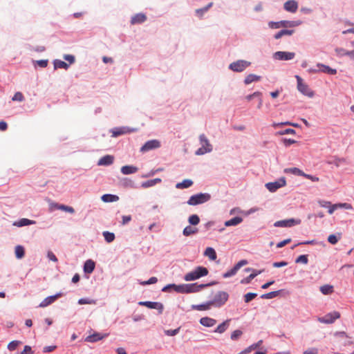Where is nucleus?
I'll list each match as a JSON object with an SVG mask.
<instances>
[{
  "label": "nucleus",
  "instance_id": "1",
  "mask_svg": "<svg viewBox=\"0 0 354 354\" xmlns=\"http://www.w3.org/2000/svg\"><path fill=\"white\" fill-rule=\"evenodd\" d=\"M208 272V270L206 268L198 266L192 272L187 273L184 276V279L187 281H194L202 277L207 276Z\"/></svg>",
  "mask_w": 354,
  "mask_h": 354
},
{
  "label": "nucleus",
  "instance_id": "2",
  "mask_svg": "<svg viewBox=\"0 0 354 354\" xmlns=\"http://www.w3.org/2000/svg\"><path fill=\"white\" fill-rule=\"evenodd\" d=\"M228 298L229 294L227 292L218 291L209 301L212 307L221 308L227 301Z\"/></svg>",
  "mask_w": 354,
  "mask_h": 354
},
{
  "label": "nucleus",
  "instance_id": "3",
  "mask_svg": "<svg viewBox=\"0 0 354 354\" xmlns=\"http://www.w3.org/2000/svg\"><path fill=\"white\" fill-rule=\"evenodd\" d=\"M210 195L206 193H200L192 196L187 201L189 205H196L204 203L210 199Z\"/></svg>",
  "mask_w": 354,
  "mask_h": 354
},
{
  "label": "nucleus",
  "instance_id": "4",
  "mask_svg": "<svg viewBox=\"0 0 354 354\" xmlns=\"http://www.w3.org/2000/svg\"><path fill=\"white\" fill-rule=\"evenodd\" d=\"M297 81V89L304 95L308 97H313L314 93L309 88L308 85L303 82V80L299 75L295 76Z\"/></svg>",
  "mask_w": 354,
  "mask_h": 354
},
{
  "label": "nucleus",
  "instance_id": "5",
  "mask_svg": "<svg viewBox=\"0 0 354 354\" xmlns=\"http://www.w3.org/2000/svg\"><path fill=\"white\" fill-rule=\"evenodd\" d=\"M297 25H298V24L295 21H286V20H283V21H277V22L270 21L268 24L269 27L272 29H277V28H280L281 27H283V28L294 27Z\"/></svg>",
  "mask_w": 354,
  "mask_h": 354
},
{
  "label": "nucleus",
  "instance_id": "6",
  "mask_svg": "<svg viewBox=\"0 0 354 354\" xmlns=\"http://www.w3.org/2000/svg\"><path fill=\"white\" fill-rule=\"evenodd\" d=\"M339 317H340V313L337 311H333V312H331V313H329L325 315L322 317H319L318 321L320 323L332 324L336 319H339Z\"/></svg>",
  "mask_w": 354,
  "mask_h": 354
},
{
  "label": "nucleus",
  "instance_id": "7",
  "mask_svg": "<svg viewBox=\"0 0 354 354\" xmlns=\"http://www.w3.org/2000/svg\"><path fill=\"white\" fill-rule=\"evenodd\" d=\"M250 65V62H248L245 60H238L236 62L231 63L229 66V68L232 71L235 72H242Z\"/></svg>",
  "mask_w": 354,
  "mask_h": 354
},
{
  "label": "nucleus",
  "instance_id": "8",
  "mask_svg": "<svg viewBox=\"0 0 354 354\" xmlns=\"http://www.w3.org/2000/svg\"><path fill=\"white\" fill-rule=\"evenodd\" d=\"M215 283H208V284H197V283H191V284H185V293H191V292H197L201 290L203 288L214 284Z\"/></svg>",
  "mask_w": 354,
  "mask_h": 354
},
{
  "label": "nucleus",
  "instance_id": "9",
  "mask_svg": "<svg viewBox=\"0 0 354 354\" xmlns=\"http://www.w3.org/2000/svg\"><path fill=\"white\" fill-rule=\"evenodd\" d=\"M160 147V142L158 140H151L145 143L140 148L141 152H147L148 151L158 149Z\"/></svg>",
  "mask_w": 354,
  "mask_h": 354
},
{
  "label": "nucleus",
  "instance_id": "10",
  "mask_svg": "<svg viewBox=\"0 0 354 354\" xmlns=\"http://www.w3.org/2000/svg\"><path fill=\"white\" fill-rule=\"evenodd\" d=\"M140 306H146L151 309H156L158 310V313L161 314L163 311L164 306L160 302L155 301H140L138 303Z\"/></svg>",
  "mask_w": 354,
  "mask_h": 354
},
{
  "label": "nucleus",
  "instance_id": "11",
  "mask_svg": "<svg viewBox=\"0 0 354 354\" xmlns=\"http://www.w3.org/2000/svg\"><path fill=\"white\" fill-rule=\"evenodd\" d=\"M295 56L292 52L277 51L274 53L273 57L279 60H290Z\"/></svg>",
  "mask_w": 354,
  "mask_h": 354
},
{
  "label": "nucleus",
  "instance_id": "12",
  "mask_svg": "<svg viewBox=\"0 0 354 354\" xmlns=\"http://www.w3.org/2000/svg\"><path fill=\"white\" fill-rule=\"evenodd\" d=\"M300 223V220H295L294 218H290L288 220H282V221H278L274 223L275 227H291L295 225H298Z\"/></svg>",
  "mask_w": 354,
  "mask_h": 354
},
{
  "label": "nucleus",
  "instance_id": "13",
  "mask_svg": "<svg viewBox=\"0 0 354 354\" xmlns=\"http://www.w3.org/2000/svg\"><path fill=\"white\" fill-rule=\"evenodd\" d=\"M286 180L284 179H281L279 181L268 183L266 185V188L272 192L277 191L279 188L285 186Z\"/></svg>",
  "mask_w": 354,
  "mask_h": 354
},
{
  "label": "nucleus",
  "instance_id": "14",
  "mask_svg": "<svg viewBox=\"0 0 354 354\" xmlns=\"http://www.w3.org/2000/svg\"><path fill=\"white\" fill-rule=\"evenodd\" d=\"M283 8L287 12L295 13L298 9V3L295 0H289L284 3Z\"/></svg>",
  "mask_w": 354,
  "mask_h": 354
},
{
  "label": "nucleus",
  "instance_id": "15",
  "mask_svg": "<svg viewBox=\"0 0 354 354\" xmlns=\"http://www.w3.org/2000/svg\"><path fill=\"white\" fill-rule=\"evenodd\" d=\"M170 289H173L174 291L177 292L185 293V284H168L162 289V291L167 292Z\"/></svg>",
  "mask_w": 354,
  "mask_h": 354
},
{
  "label": "nucleus",
  "instance_id": "16",
  "mask_svg": "<svg viewBox=\"0 0 354 354\" xmlns=\"http://www.w3.org/2000/svg\"><path fill=\"white\" fill-rule=\"evenodd\" d=\"M107 335H108L107 334H102L100 333H95L92 335L87 336L85 338V341L87 342H96L100 341V340L104 339V337H107Z\"/></svg>",
  "mask_w": 354,
  "mask_h": 354
},
{
  "label": "nucleus",
  "instance_id": "17",
  "mask_svg": "<svg viewBox=\"0 0 354 354\" xmlns=\"http://www.w3.org/2000/svg\"><path fill=\"white\" fill-rule=\"evenodd\" d=\"M61 296L60 294H57L55 295L50 296L45 298L39 305V308H45L48 305L53 304L58 297Z\"/></svg>",
  "mask_w": 354,
  "mask_h": 354
},
{
  "label": "nucleus",
  "instance_id": "18",
  "mask_svg": "<svg viewBox=\"0 0 354 354\" xmlns=\"http://www.w3.org/2000/svg\"><path fill=\"white\" fill-rule=\"evenodd\" d=\"M147 20V16L143 13H138L133 15L131 19V24L132 25L142 24Z\"/></svg>",
  "mask_w": 354,
  "mask_h": 354
},
{
  "label": "nucleus",
  "instance_id": "19",
  "mask_svg": "<svg viewBox=\"0 0 354 354\" xmlns=\"http://www.w3.org/2000/svg\"><path fill=\"white\" fill-rule=\"evenodd\" d=\"M317 66L319 68V71L322 73L330 75H335L337 73L336 69L332 68L330 66L324 65L323 64H317Z\"/></svg>",
  "mask_w": 354,
  "mask_h": 354
},
{
  "label": "nucleus",
  "instance_id": "20",
  "mask_svg": "<svg viewBox=\"0 0 354 354\" xmlns=\"http://www.w3.org/2000/svg\"><path fill=\"white\" fill-rule=\"evenodd\" d=\"M200 324L206 327H212L216 324V320L208 317H202Z\"/></svg>",
  "mask_w": 354,
  "mask_h": 354
},
{
  "label": "nucleus",
  "instance_id": "21",
  "mask_svg": "<svg viewBox=\"0 0 354 354\" xmlns=\"http://www.w3.org/2000/svg\"><path fill=\"white\" fill-rule=\"evenodd\" d=\"M138 169L132 165H125L121 167V172L124 175L132 174L137 172Z\"/></svg>",
  "mask_w": 354,
  "mask_h": 354
},
{
  "label": "nucleus",
  "instance_id": "22",
  "mask_svg": "<svg viewBox=\"0 0 354 354\" xmlns=\"http://www.w3.org/2000/svg\"><path fill=\"white\" fill-rule=\"evenodd\" d=\"M113 156L111 155L104 156L99 160L98 165H110L113 163Z\"/></svg>",
  "mask_w": 354,
  "mask_h": 354
},
{
  "label": "nucleus",
  "instance_id": "23",
  "mask_svg": "<svg viewBox=\"0 0 354 354\" xmlns=\"http://www.w3.org/2000/svg\"><path fill=\"white\" fill-rule=\"evenodd\" d=\"M95 262L91 259L87 260L84 265V271L86 273H91L95 269Z\"/></svg>",
  "mask_w": 354,
  "mask_h": 354
},
{
  "label": "nucleus",
  "instance_id": "24",
  "mask_svg": "<svg viewBox=\"0 0 354 354\" xmlns=\"http://www.w3.org/2000/svg\"><path fill=\"white\" fill-rule=\"evenodd\" d=\"M230 319H227L219 324L217 328L214 330V333H224L230 326Z\"/></svg>",
  "mask_w": 354,
  "mask_h": 354
},
{
  "label": "nucleus",
  "instance_id": "25",
  "mask_svg": "<svg viewBox=\"0 0 354 354\" xmlns=\"http://www.w3.org/2000/svg\"><path fill=\"white\" fill-rule=\"evenodd\" d=\"M212 307V306L210 304L209 301L205 304H203L192 306V308L193 310H199V311L207 310H209Z\"/></svg>",
  "mask_w": 354,
  "mask_h": 354
},
{
  "label": "nucleus",
  "instance_id": "26",
  "mask_svg": "<svg viewBox=\"0 0 354 354\" xmlns=\"http://www.w3.org/2000/svg\"><path fill=\"white\" fill-rule=\"evenodd\" d=\"M335 52H336L337 55L339 56L347 55V56L350 57L351 58L354 57V50L348 51L342 48H337L335 49Z\"/></svg>",
  "mask_w": 354,
  "mask_h": 354
},
{
  "label": "nucleus",
  "instance_id": "27",
  "mask_svg": "<svg viewBox=\"0 0 354 354\" xmlns=\"http://www.w3.org/2000/svg\"><path fill=\"white\" fill-rule=\"evenodd\" d=\"M35 221L32 220H29L28 218H21L18 221L14 223V225L17 227H23L26 225L35 224Z\"/></svg>",
  "mask_w": 354,
  "mask_h": 354
},
{
  "label": "nucleus",
  "instance_id": "28",
  "mask_svg": "<svg viewBox=\"0 0 354 354\" xmlns=\"http://www.w3.org/2000/svg\"><path fill=\"white\" fill-rule=\"evenodd\" d=\"M242 221H243V218L241 217L236 216V217L231 218L230 220L225 221V225L226 227L234 226V225H239Z\"/></svg>",
  "mask_w": 354,
  "mask_h": 354
},
{
  "label": "nucleus",
  "instance_id": "29",
  "mask_svg": "<svg viewBox=\"0 0 354 354\" xmlns=\"http://www.w3.org/2000/svg\"><path fill=\"white\" fill-rule=\"evenodd\" d=\"M204 255L207 257L210 260H215L217 257L216 253L214 248H207L205 250Z\"/></svg>",
  "mask_w": 354,
  "mask_h": 354
},
{
  "label": "nucleus",
  "instance_id": "30",
  "mask_svg": "<svg viewBox=\"0 0 354 354\" xmlns=\"http://www.w3.org/2000/svg\"><path fill=\"white\" fill-rule=\"evenodd\" d=\"M101 198L105 203L115 202L119 200L118 196L109 194H104Z\"/></svg>",
  "mask_w": 354,
  "mask_h": 354
},
{
  "label": "nucleus",
  "instance_id": "31",
  "mask_svg": "<svg viewBox=\"0 0 354 354\" xmlns=\"http://www.w3.org/2000/svg\"><path fill=\"white\" fill-rule=\"evenodd\" d=\"M193 185V181L189 179H185L181 183H178L176 185L177 189H185L191 187Z\"/></svg>",
  "mask_w": 354,
  "mask_h": 354
},
{
  "label": "nucleus",
  "instance_id": "32",
  "mask_svg": "<svg viewBox=\"0 0 354 354\" xmlns=\"http://www.w3.org/2000/svg\"><path fill=\"white\" fill-rule=\"evenodd\" d=\"M199 140L202 147L209 148L211 149V151L212 150L211 144L204 134L200 136Z\"/></svg>",
  "mask_w": 354,
  "mask_h": 354
},
{
  "label": "nucleus",
  "instance_id": "33",
  "mask_svg": "<svg viewBox=\"0 0 354 354\" xmlns=\"http://www.w3.org/2000/svg\"><path fill=\"white\" fill-rule=\"evenodd\" d=\"M261 79V76L256 75L254 74H250L245 77L244 82L245 84H249L253 82L259 81Z\"/></svg>",
  "mask_w": 354,
  "mask_h": 354
},
{
  "label": "nucleus",
  "instance_id": "34",
  "mask_svg": "<svg viewBox=\"0 0 354 354\" xmlns=\"http://www.w3.org/2000/svg\"><path fill=\"white\" fill-rule=\"evenodd\" d=\"M262 343H263V341L259 340L258 342L253 344L250 345V346H248V348H246L244 351H243L241 352V354H245V353H250L252 351L259 348L262 344Z\"/></svg>",
  "mask_w": 354,
  "mask_h": 354
},
{
  "label": "nucleus",
  "instance_id": "35",
  "mask_svg": "<svg viewBox=\"0 0 354 354\" xmlns=\"http://www.w3.org/2000/svg\"><path fill=\"white\" fill-rule=\"evenodd\" d=\"M294 32V30H280L279 32H278L277 33H276L274 35V38L276 39H280L281 37H282L283 36H285V35H292Z\"/></svg>",
  "mask_w": 354,
  "mask_h": 354
},
{
  "label": "nucleus",
  "instance_id": "36",
  "mask_svg": "<svg viewBox=\"0 0 354 354\" xmlns=\"http://www.w3.org/2000/svg\"><path fill=\"white\" fill-rule=\"evenodd\" d=\"M320 291L324 295H330L333 292V286L331 285H324L320 287Z\"/></svg>",
  "mask_w": 354,
  "mask_h": 354
},
{
  "label": "nucleus",
  "instance_id": "37",
  "mask_svg": "<svg viewBox=\"0 0 354 354\" xmlns=\"http://www.w3.org/2000/svg\"><path fill=\"white\" fill-rule=\"evenodd\" d=\"M213 5V3L211 2L209 3L208 5H207L204 8H199V9H196V14L200 17L201 18L203 15L208 11V10Z\"/></svg>",
  "mask_w": 354,
  "mask_h": 354
},
{
  "label": "nucleus",
  "instance_id": "38",
  "mask_svg": "<svg viewBox=\"0 0 354 354\" xmlns=\"http://www.w3.org/2000/svg\"><path fill=\"white\" fill-rule=\"evenodd\" d=\"M55 206L58 209H60V210H62V211H64V212H68L71 214H73L75 212L74 208L71 206H67L65 205H60V204H55Z\"/></svg>",
  "mask_w": 354,
  "mask_h": 354
},
{
  "label": "nucleus",
  "instance_id": "39",
  "mask_svg": "<svg viewBox=\"0 0 354 354\" xmlns=\"http://www.w3.org/2000/svg\"><path fill=\"white\" fill-rule=\"evenodd\" d=\"M285 172L286 173H291L294 175L301 176H303L304 175V172L297 167H291V168L286 169Z\"/></svg>",
  "mask_w": 354,
  "mask_h": 354
},
{
  "label": "nucleus",
  "instance_id": "40",
  "mask_svg": "<svg viewBox=\"0 0 354 354\" xmlns=\"http://www.w3.org/2000/svg\"><path fill=\"white\" fill-rule=\"evenodd\" d=\"M160 182H161L160 178H155V179L149 180L142 183V187L144 188L152 187Z\"/></svg>",
  "mask_w": 354,
  "mask_h": 354
},
{
  "label": "nucleus",
  "instance_id": "41",
  "mask_svg": "<svg viewBox=\"0 0 354 354\" xmlns=\"http://www.w3.org/2000/svg\"><path fill=\"white\" fill-rule=\"evenodd\" d=\"M198 232V230L191 226H187L184 228L183 234L184 236H188Z\"/></svg>",
  "mask_w": 354,
  "mask_h": 354
},
{
  "label": "nucleus",
  "instance_id": "42",
  "mask_svg": "<svg viewBox=\"0 0 354 354\" xmlns=\"http://www.w3.org/2000/svg\"><path fill=\"white\" fill-rule=\"evenodd\" d=\"M69 66V64L66 63L64 61L59 60V59H55L54 61V67L55 69L57 68H64L67 69Z\"/></svg>",
  "mask_w": 354,
  "mask_h": 354
},
{
  "label": "nucleus",
  "instance_id": "43",
  "mask_svg": "<svg viewBox=\"0 0 354 354\" xmlns=\"http://www.w3.org/2000/svg\"><path fill=\"white\" fill-rule=\"evenodd\" d=\"M102 234H103V236H104L105 241L107 243H111L115 239V234L113 232H108V231H104L102 233Z\"/></svg>",
  "mask_w": 354,
  "mask_h": 354
},
{
  "label": "nucleus",
  "instance_id": "44",
  "mask_svg": "<svg viewBox=\"0 0 354 354\" xmlns=\"http://www.w3.org/2000/svg\"><path fill=\"white\" fill-rule=\"evenodd\" d=\"M111 132H112V136L113 137H117L118 136H120V135H122V134H124V133L129 132V131L127 130L126 128L122 127V128L114 129L112 130Z\"/></svg>",
  "mask_w": 354,
  "mask_h": 354
},
{
  "label": "nucleus",
  "instance_id": "45",
  "mask_svg": "<svg viewBox=\"0 0 354 354\" xmlns=\"http://www.w3.org/2000/svg\"><path fill=\"white\" fill-rule=\"evenodd\" d=\"M261 273V271H257L254 273L250 274L248 277L246 278L243 279L241 281V283H249L256 276H257L259 274Z\"/></svg>",
  "mask_w": 354,
  "mask_h": 354
},
{
  "label": "nucleus",
  "instance_id": "46",
  "mask_svg": "<svg viewBox=\"0 0 354 354\" xmlns=\"http://www.w3.org/2000/svg\"><path fill=\"white\" fill-rule=\"evenodd\" d=\"M15 256L17 259H21L24 257L25 252L24 248L21 245H17L15 247Z\"/></svg>",
  "mask_w": 354,
  "mask_h": 354
},
{
  "label": "nucleus",
  "instance_id": "47",
  "mask_svg": "<svg viewBox=\"0 0 354 354\" xmlns=\"http://www.w3.org/2000/svg\"><path fill=\"white\" fill-rule=\"evenodd\" d=\"M188 221L191 225H196L199 223L200 218L198 215L192 214L189 217Z\"/></svg>",
  "mask_w": 354,
  "mask_h": 354
},
{
  "label": "nucleus",
  "instance_id": "48",
  "mask_svg": "<svg viewBox=\"0 0 354 354\" xmlns=\"http://www.w3.org/2000/svg\"><path fill=\"white\" fill-rule=\"evenodd\" d=\"M279 294V291H272V292H270L268 293L263 294V295H261V298L272 299L273 297L278 296Z\"/></svg>",
  "mask_w": 354,
  "mask_h": 354
},
{
  "label": "nucleus",
  "instance_id": "49",
  "mask_svg": "<svg viewBox=\"0 0 354 354\" xmlns=\"http://www.w3.org/2000/svg\"><path fill=\"white\" fill-rule=\"evenodd\" d=\"M243 334V332L241 330H235L231 334L230 338L232 340L235 341L237 340Z\"/></svg>",
  "mask_w": 354,
  "mask_h": 354
},
{
  "label": "nucleus",
  "instance_id": "50",
  "mask_svg": "<svg viewBox=\"0 0 354 354\" xmlns=\"http://www.w3.org/2000/svg\"><path fill=\"white\" fill-rule=\"evenodd\" d=\"M20 344H21V342L20 341H17V340L12 341L11 342H10L8 344V348L11 351H15Z\"/></svg>",
  "mask_w": 354,
  "mask_h": 354
},
{
  "label": "nucleus",
  "instance_id": "51",
  "mask_svg": "<svg viewBox=\"0 0 354 354\" xmlns=\"http://www.w3.org/2000/svg\"><path fill=\"white\" fill-rule=\"evenodd\" d=\"M308 262V257H307V255H305V254L299 256L295 260V263H301L304 264H307Z\"/></svg>",
  "mask_w": 354,
  "mask_h": 354
},
{
  "label": "nucleus",
  "instance_id": "52",
  "mask_svg": "<svg viewBox=\"0 0 354 354\" xmlns=\"http://www.w3.org/2000/svg\"><path fill=\"white\" fill-rule=\"evenodd\" d=\"M257 295L253 292H248L244 295V301L245 303H249L250 301L254 299Z\"/></svg>",
  "mask_w": 354,
  "mask_h": 354
},
{
  "label": "nucleus",
  "instance_id": "53",
  "mask_svg": "<svg viewBox=\"0 0 354 354\" xmlns=\"http://www.w3.org/2000/svg\"><path fill=\"white\" fill-rule=\"evenodd\" d=\"M180 327H178L174 330H165L164 333L166 335L174 336L178 333V332L180 331Z\"/></svg>",
  "mask_w": 354,
  "mask_h": 354
},
{
  "label": "nucleus",
  "instance_id": "54",
  "mask_svg": "<svg viewBox=\"0 0 354 354\" xmlns=\"http://www.w3.org/2000/svg\"><path fill=\"white\" fill-rule=\"evenodd\" d=\"M210 151H211V149L201 147L199 149H198V150L196 151L195 153L197 156H201V155H203V154L210 152Z\"/></svg>",
  "mask_w": 354,
  "mask_h": 354
},
{
  "label": "nucleus",
  "instance_id": "55",
  "mask_svg": "<svg viewBox=\"0 0 354 354\" xmlns=\"http://www.w3.org/2000/svg\"><path fill=\"white\" fill-rule=\"evenodd\" d=\"M13 101L22 102L24 100V97L21 92H17L12 99Z\"/></svg>",
  "mask_w": 354,
  "mask_h": 354
},
{
  "label": "nucleus",
  "instance_id": "56",
  "mask_svg": "<svg viewBox=\"0 0 354 354\" xmlns=\"http://www.w3.org/2000/svg\"><path fill=\"white\" fill-rule=\"evenodd\" d=\"M237 270L235 269V267L234 266L233 268H232L230 270L226 272L225 273L223 274V277L224 278H228V277H230L233 275H234L236 272H237Z\"/></svg>",
  "mask_w": 354,
  "mask_h": 354
},
{
  "label": "nucleus",
  "instance_id": "57",
  "mask_svg": "<svg viewBox=\"0 0 354 354\" xmlns=\"http://www.w3.org/2000/svg\"><path fill=\"white\" fill-rule=\"evenodd\" d=\"M328 241L330 243L335 245L338 242V239L335 234H330L328 237Z\"/></svg>",
  "mask_w": 354,
  "mask_h": 354
},
{
  "label": "nucleus",
  "instance_id": "58",
  "mask_svg": "<svg viewBox=\"0 0 354 354\" xmlns=\"http://www.w3.org/2000/svg\"><path fill=\"white\" fill-rule=\"evenodd\" d=\"M158 281V279L155 277H151L148 281L141 282L140 283L142 285H149V284H153L156 283Z\"/></svg>",
  "mask_w": 354,
  "mask_h": 354
},
{
  "label": "nucleus",
  "instance_id": "59",
  "mask_svg": "<svg viewBox=\"0 0 354 354\" xmlns=\"http://www.w3.org/2000/svg\"><path fill=\"white\" fill-rule=\"evenodd\" d=\"M78 303L80 304H95V302L93 300L82 298L78 301Z\"/></svg>",
  "mask_w": 354,
  "mask_h": 354
},
{
  "label": "nucleus",
  "instance_id": "60",
  "mask_svg": "<svg viewBox=\"0 0 354 354\" xmlns=\"http://www.w3.org/2000/svg\"><path fill=\"white\" fill-rule=\"evenodd\" d=\"M279 135H286V134H295V131L292 129H286L283 131L278 132Z\"/></svg>",
  "mask_w": 354,
  "mask_h": 354
},
{
  "label": "nucleus",
  "instance_id": "61",
  "mask_svg": "<svg viewBox=\"0 0 354 354\" xmlns=\"http://www.w3.org/2000/svg\"><path fill=\"white\" fill-rule=\"evenodd\" d=\"M282 142H283V145H284L286 147H288V146H290V145L295 143V142H296V140H292V139L283 138V139L282 140Z\"/></svg>",
  "mask_w": 354,
  "mask_h": 354
},
{
  "label": "nucleus",
  "instance_id": "62",
  "mask_svg": "<svg viewBox=\"0 0 354 354\" xmlns=\"http://www.w3.org/2000/svg\"><path fill=\"white\" fill-rule=\"evenodd\" d=\"M21 354H33V351L30 346H25Z\"/></svg>",
  "mask_w": 354,
  "mask_h": 354
},
{
  "label": "nucleus",
  "instance_id": "63",
  "mask_svg": "<svg viewBox=\"0 0 354 354\" xmlns=\"http://www.w3.org/2000/svg\"><path fill=\"white\" fill-rule=\"evenodd\" d=\"M37 64L41 68H45L48 65V60L47 59L38 60V61H37Z\"/></svg>",
  "mask_w": 354,
  "mask_h": 354
},
{
  "label": "nucleus",
  "instance_id": "64",
  "mask_svg": "<svg viewBox=\"0 0 354 354\" xmlns=\"http://www.w3.org/2000/svg\"><path fill=\"white\" fill-rule=\"evenodd\" d=\"M304 354H318V350L315 348H312L305 351Z\"/></svg>",
  "mask_w": 354,
  "mask_h": 354
}]
</instances>
